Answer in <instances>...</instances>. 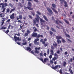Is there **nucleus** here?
Returning <instances> with one entry per match:
<instances>
[{"instance_id": "nucleus-1", "label": "nucleus", "mask_w": 74, "mask_h": 74, "mask_svg": "<svg viewBox=\"0 0 74 74\" xmlns=\"http://www.w3.org/2000/svg\"><path fill=\"white\" fill-rule=\"evenodd\" d=\"M36 17L35 18V20H34L33 21L34 24H33V26H34V25H35L36 24V22L37 23H39V19H40V21L41 22V25H43V23H42V22L43 23H44L45 22V21L43 20V19H42V18H40V16H39L37 14H36Z\"/></svg>"}, {"instance_id": "nucleus-2", "label": "nucleus", "mask_w": 74, "mask_h": 74, "mask_svg": "<svg viewBox=\"0 0 74 74\" xmlns=\"http://www.w3.org/2000/svg\"><path fill=\"white\" fill-rule=\"evenodd\" d=\"M56 38L57 39V41L58 44H59L60 43L61 44L62 43V42L60 40V39H62L63 38L62 36H56Z\"/></svg>"}, {"instance_id": "nucleus-3", "label": "nucleus", "mask_w": 74, "mask_h": 74, "mask_svg": "<svg viewBox=\"0 0 74 74\" xmlns=\"http://www.w3.org/2000/svg\"><path fill=\"white\" fill-rule=\"evenodd\" d=\"M61 4H63L64 3V6L65 7H68V5H67V2L65 1V0H60Z\"/></svg>"}, {"instance_id": "nucleus-4", "label": "nucleus", "mask_w": 74, "mask_h": 74, "mask_svg": "<svg viewBox=\"0 0 74 74\" xmlns=\"http://www.w3.org/2000/svg\"><path fill=\"white\" fill-rule=\"evenodd\" d=\"M14 39L15 41L16 42L17 41H21V39L19 38V37H17L16 36H14Z\"/></svg>"}, {"instance_id": "nucleus-5", "label": "nucleus", "mask_w": 74, "mask_h": 74, "mask_svg": "<svg viewBox=\"0 0 74 74\" xmlns=\"http://www.w3.org/2000/svg\"><path fill=\"white\" fill-rule=\"evenodd\" d=\"M3 4H4V3H1L0 4V5H2L1 6V8H2V9H3V10L2 11V12H5V6H4V5H3Z\"/></svg>"}, {"instance_id": "nucleus-6", "label": "nucleus", "mask_w": 74, "mask_h": 74, "mask_svg": "<svg viewBox=\"0 0 74 74\" xmlns=\"http://www.w3.org/2000/svg\"><path fill=\"white\" fill-rule=\"evenodd\" d=\"M57 47H58V45H57V43L56 42L55 43L53 44V46H51V48L52 49H54V48H57Z\"/></svg>"}, {"instance_id": "nucleus-7", "label": "nucleus", "mask_w": 74, "mask_h": 74, "mask_svg": "<svg viewBox=\"0 0 74 74\" xmlns=\"http://www.w3.org/2000/svg\"><path fill=\"white\" fill-rule=\"evenodd\" d=\"M59 68V69H60L61 68V67L60 66V65L59 66V65H57L55 66H52L51 67V68L53 69L54 70H56V69H57L58 68Z\"/></svg>"}, {"instance_id": "nucleus-8", "label": "nucleus", "mask_w": 74, "mask_h": 74, "mask_svg": "<svg viewBox=\"0 0 74 74\" xmlns=\"http://www.w3.org/2000/svg\"><path fill=\"white\" fill-rule=\"evenodd\" d=\"M35 50L34 51V53H37L38 54V53H39V51H38L37 50H40V47H36L35 49Z\"/></svg>"}, {"instance_id": "nucleus-9", "label": "nucleus", "mask_w": 74, "mask_h": 74, "mask_svg": "<svg viewBox=\"0 0 74 74\" xmlns=\"http://www.w3.org/2000/svg\"><path fill=\"white\" fill-rule=\"evenodd\" d=\"M50 52H51V55H50L49 56V58L50 59H51L52 58V55H53L54 54H53L54 52H53V50H51L50 51Z\"/></svg>"}, {"instance_id": "nucleus-10", "label": "nucleus", "mask_w": 74, "mask_h": 74, "mask_svg": "<svg viewBox=\"0 0 74 74\" xmlns=\"http://www.w3.org/2000/svg\"><path fill=\"white\" fill-rule=\"evenodd\" d=\"M47 9L51 14H53V12H52V10L51 9L49 8H47Z\"/></svg>"}, {"instance_id": "nucleus-11", "label": "nucleus", "mask_w": 74, "mask_h": 74, "mask_svg": "<svg viewBox=\"0 0 74 74\" xmlns=\"http://www.w3.org/2000/svg\"><path fill=\"white\" fill-rule=\"evenodd\" d=\"M37 36V33H33L32 34V37H36Z\"/></svg>"}, {"instance_id": "nucleus-12", "label": "nucleus", "mask_w": 74, "mask_h": 74, "mask_svg": "<svg viewBox=\"0 0 74 74\" xmlns=\"http://www.w3.org/2000/svg\"><path fill=\"white\" fill-rule=\"evenodd\" d=\"M51 5L53 7V8H51V9H52V8H54H54H56V5L55 4V3H52V4Z\"/></svg>"}, {"instance_id": "nucleus-13", "label": "nucleus", "mask_w": 74, "mask_h": 74, "mask_svg": "<svg viewBox=\"0 0 74 74\" xmlns=\"http://www.w3.org/2000/svg\"><path fill=\"white\" fill-rule=\"evenodd\" d=\"M27 5L28 7H30V8H31V7H32V3L30 2H28Z\"/></svg>"}, {"instance_id": "nucleus-14", "label": "nucleus", "mask_w": 74, "mask_h": 74, "mask_svg": "<svg viewBox=\"0 0 74 74\" xmlns=\"http://www.w3.org/2000/svg\"><path fill=\"white\" fill-rule=\"evenodd\" d=\"M26 50L27 51L30 52L32 51V49H31V48L30 47H27Z\"/></svg>"}, {"instance_id": "nucleus-15", "label": "nucleus", "mask_w": 74, "mask_h": 74, "mask_svg": "<svg viewBox=\"0 0 74 74\" xmlns=\"http://www.w3.org/2000/svg\"><path fill=\"white\" fill-rule=\"evenodd\" d=\"M43 18H44L45 20V21H46L47 22H48V19H47V17L45 16V15H43Z\"/></svg>"}, {"instance_id": "nucleus-16", "label": "nucleus", "mask_w": 74, "mask_h": 74, "mask_svg": "<svg viewBox=\"0 0 74 74\" xmlns=\"http://www.w3.org/2000/svg\"><path fill=\"white\" fill-rule=\"evenodd\" d=\"M48 61V59L47 58H46L44 59V61H43V63L45 64V62Z\"/></svg>"}, {"instance_id": "nucleus-17", "label": "nucleus", "mask_w": 74, "mask_h": 74, "mask_svg": "<svg viewBox=\"0 0 74 74\" xmlns=\"http://www.w3.org/2000/svg\"><path fill=\"white\" fill-rule=\"evenodd\" d=\"M25 8L26 9L27 8V9H28L29 10H33V8H31L30 7H25Z\"/></svg>"}, {"instance_id": "nucleus-18", "label": "nucleus", "mask_w": 74, "mask_h": 74, "mask_svg": "<svg viewBox=\"0 0 74 74\" xmlns=\"http://www.w3.org/2000/svg\"><path fill=\"white\" fill-rule=\"evenodd\" d=\"M37 38H40V37H43V36L42 35H40V34H39L36 36Z\"/></svg>"}, {"instance_id": "nucleus-19", "label": "nucleus", "mask_w": 74, "mask_h": 74, "mask_svg": "<svg viewBox=\"0 0 74 74\" xmlns=\"http://www.w3.org/2000/svg\"><path fill=\"white\" fill-rule=\"evenodd\" d=\"M18 6H20V7H23V5L21 3H18Z\"/></svg>"}, {"instance_id": "nucleus-20", "label": "nucleus", "mask_w": 74, "mask_h": 74, "mask_svg": "<svg viewBox=\"0 0 74 74\" xmlns=\"http://www.w3.org/2000/svg\"><path fill=\"white\" fill-rule=\"evenodd\" d=\"M8 17H6V19H3L2 20V22H4L5 21H7V20H8Z\"/></svg>"}, {"instance_id": "nucleus-21", "label": "nucleus", "mask_w": 74, "mask_h": 74, "mask_svg": "<svg viewBox=\"0 0 74 74\" xmlns=\"http://www.w3.org/2000/svg\"><path fill=\"white\" fill-rule=\"evenodd\" d=\"M52 9L53 11H54V12H55L56 14H58V11L56 10L54 8H52Z\"/></svg>"}, {"instance_id": "nucleus-22", "label": "nucleus", "mask_w": 74, "mask_h": 74, "mask_svg": "<svg viewBox=\"0 0 74 74\" xmlns=\"http://www.w3.org/2000/svg\"><path fill=\"white\" fill-rule=\"evenodd\" d=\"M34 44L35 45H39V42H38L37 41H34Z\"/></svg>"}, {"instance_id": "nucleus-23", "label": "nucleus", "mask_w": 74, "mask_h": 74, "mask_svg": "<svg viewBox=\"0 0 74 74\" xmlns=\"http://www.w3.org/2000/svg\"><path fill=\"white\" fill-rule=\"evenodd\" d=\"M64 21H65V22L66 23H67V24H68V25L69 24V22L67 20H66V19H64Z\"/></svg>"}, {"instance_id": "nucleus-24", "label": "nucleus", "mask_w": 74, "mask_h": 74, "mask_svg": "<svg viewBox=\"0 0 74 74\" xmlns=\"http://www.w3.org/2000/svg\"><path fill=\"white\" fill-rule=\"evenodd\" d=\"M51 30L52 31V32H56V30H55L53 28H52V27H51Z\"/></svg>"}, {"instance_id": "nucleus-25", "label": "nucleus", "mask_w": 74, "mask_h": 74, "mask_svg": "<svg viewBox=\"0 0 74 74\" xmlns=\"http://www.w3.org/2000/svg\"><path fill=\"white\" fill-rule=\"evenodd\" d=\"M69 71H70V73L71 74H73V71L72 70H71V68H69Z\"/></svg>"}, {"instance_id": "nucleus-26", "label": "nucleus", "mask_w": 74, "mask_h": 74, "mask_svg": "<svg viewBox=\"0 0 74 74\" xmlns=\"http://www.w3.org/2000/svg\"><path fill=\"white\" fill-rule=\"evenodd\" d=\"M65 35L67 37H69V38H70V35H69V34H66V32H65Z\"/></svg>"}, {"instance_id": "nucleus-27", "label": "nucleus", "mask_w": 74, "mask_h": 74, "mask_svg": "<svg viewBox=\"0 0 74 74\" xmlns=\"http://www.w3.org/2000/svg\"><path fill=\"white\" fill-rule=\"evenodd\" d=\"M56 59H57L58 58V55H57V54H56V53H55L54 54V57H56Z\"/></svg>"}, {"instance_id": "nucleus-28", "label": "nucleus", "mask_w": 74, "mask_h": 74, "mask_svg": "<svg viewBox=\"0 0 74 74\" xmlns=\"http://www.w3.org/2000/svg\"><path fill=\"white\" fill-rule=\"evenodd\" d=\"M40 42H42L43 44H45V42L44 41V40L43 39H41L40 40Z\"/></svg>"}, {"instance_id": "nucleus-29", "label": "nucleus", "mask_w": 74, "mask_h": 74, "mask_svg": "<svg viewBox=\"0 0 74 74\" xmlns=\"http://www.w3.org/2000/svg\"><path fill=\"white\" fill-rule=\"evenodd\" d=\"M19 18L20 20L22 19V15H19Z\"/></svg>"}, {"instance_id": "nucleus-30", "label": "nucleus", "mask_w": 74, "mask_h": 74, "mask_svg": "<svg viewBox=\"0 0 74 74\" xmlns=\"http://www.w3.org/2000/svg\"><path fill=\"white\" fill-rule=\"evenodd\" d=\"M15 8H14L13 9H12L10 11V13H11L12 11H15Z\"/></svg>"}, {"instance_id": "nucleus-31", "label": "nucleus", "mask_w": 74, "mask_h": 74, "mask_svg": "<svg viewBox=\"0 0 74 74\" xmlns=\"http://www.w3.org/2000/svg\"><path fill=\"white\" fill-rule=\"evenodd\" d=\"M10 17L11 19H14V18H15V17L12 15L10 16Z\"/></svg>"}, {"instance_id": "nucleus-32", "label": "nucleus", "mask_w": 74, "mask_h": 74, "mask_svg": "<svg viewBox=\"0 0 74 74\" xmlns=\"http://www.w3.org/2000/svg\"><path fill=\"white\" fill-rule=\"evenodd\" d=\"M47 53L48 55H49V49H47Z\"/></svg>"}, {"instance_id": "nucleus-33", "label": "nucleus", "mask_w": 74, "mask_h": 74, "mask_svg": "<svg viewBox=\"0 0 74 74\" xmlns=\"http://www.w3.org/2000/svg\"><path fill=\"white\" fill-rule=\"evenodd\" d=\"M56 23L57 24V25H59V20H56Z\"/></svg>"}, {"instance_id": "nucleus-34", "label": "nucleus", "mask_w": 74, "mask_h": 74, "mask_svg": "<svg viewBox=\"0 0 74 74\" xmlns=\"http://www.w3.org/2000/svg\"><path fill=\"white\" fill-rule=\"evenodd\" d=\"M4 32L6 34H7L8 32H9V30H7L6 31H5Z\"/></svg>"}, {"instance_id": "nucleus-35", "label": "nucleus", "mask_w": 74, "mask_h": 74, "mask_svg": "<svg viewBox=\"0 0 74 74\" xmlns=\"http://www.w3.org/2000/svg\"><path fill=\"white\" fill-rule=\"evenodd\" d=\"M56 57H54V58H52V60H54V61L56 60Z\"/></svg>"}, {"instance_id": "nucleus-36", "label": "nucleus", "mask_w": 74, "mask_h": 74, "mask_svg": "<svg viewBox=\"0 0 74 74\" xmlns=\"http://www.w3.org/2000/svg\"><path fill=\"white\" fill-rule=\"evenodd\" d=\"M36 12L37 13V14H38V15H41V13L40 12H39V11H36Z\"/></svg>"}, {"instance_id": "nucleus-37", "label": "nucleus", "mask_w": 74, "mask_h": 74, "mask_svg": "<svg viewBox=\"0 0 74 74\" xmlns=\"http://www.w3.org/2000/svg\"><path fill=\"white\" fill-rule=\"evenodd\" d=\"M66 62H64L63 64V66L64 67L66 65Z\"/></svg>"}, {"instance_id": "nucleus-38", "label": "nucleus", "mask_w": 74, "mask_h": 74, "mask_svg": "<svg viewBox=\"0 0 74 74\" xmlns=\"http://www.w3.org/2000/svg\"><path fill=\"white\" fill-rule=\"evenodd\" d=\"M32 15H33V16H34L35 15V12L34 11L33 12H31Z\"/></svg>"}, {"instance_id": "nucleus-39", "label": "nucleus", "mask_w": 74, "mask_h": 74, "mask_svg": "<svg viewBox=\"0 0 74 74\" xmlns=\"http://www.w3.org/2000/svg\"><path fill=\"white\" fill-rule=\"evenodd\" d=\"M22 2L21 3H22L23 4H25V0H21Z\"/></svg>"}, {"instance_id": "nucleus-40", "label": "nucleus", "mask_w": 74, "mask_h": 74, "mask_svg": "<svg viewBox=\"0 0 74 74\" xmlns=\"http://www.w3.org/2000/svg\"><path fill=\"white\" fill-rule=\"evenodd\" d=\"M49 33L50 34H51V36H52V34H53V33L52 32V31H50L49 32Z\"/></svg>"}, {"instance_id": "nucleus-41", "label": "nucleus", "mask_w": 74, "mask_h": 74, "mask_svg": "<svg viewBox=\"0 0 74 74\" xmlns=\"http://www.w3.org/2000/svg\"><path fill=\"white\" fill-rule=\"evenodd\" d=\"M28 34H29L28 33H25V37H26V36H28Z\"/></svg>"}, {"instance_id": "nucleus-42", "label": "nucleus", "mask_w": 74, "mask_h": 74, "mask_svg": "<svg viewBox=\"0 0 74 74\" xmlns=\"http://www.w3.org/2000/svg\"><path fill=\"white\" fill-rule=\"evenodd\" d=\"M39 59L40 60H41V61H42L43 63H44V60H43L42 58H39Z\"/></svg>"}, {"instance_id": "nucleus-43", "label": "nucleus", "mask_w": 74, "mask_h": 74, "mask_svg": "<svg viewBox=\"0 0 74 74\" xmlns=\"http://www.w3.org/2000/svg\"><path fill=\"white\" fill-rule=\"evenodd\" d=\"M4 5L5 7H7V6H8V4H7V3H4Z\"/></svg>"}, {"instance_id": "nucleus-44", "label": "nucleus", "mask_w": 74, "mask_h": 74, "mask_svg": "<svg viewBox=\"0 0 74 74\" xmlns=\"http://www.w3.org/2000/svg\"><path fill=\"white\" fill-rule=\"evenodd\" d=\"M43 44H44V46L45 47H47V46H48V44L47 43L45 44V43Z\"/></svg>"}, {"instance_id": "nucleus-45", "label": "nucleus", "mask_w": 74, "mask_h": 74, "mask_svg": "<svg viewBox=\"0 0 74 74\" xmlns=\"http://www.w3.org/2000/svg\"><path fill=\"white\" fill-rule=\"evenodd\" d=\"M10 21H11V19H8L7 21L6 22H8V23H10Z\"/></svg>"}, {"instance_id": "nucleus-46", "label": "nucleus", "mask_w": 74, "mask_h": 74, "mask_svg": "<svg viewBox=\"0 0 74 74\" xmlns=\"http://www.w3.org/2000/svg\"><path fill=\"white\" fill-rule=\"evenodd\" d=\"M42 54H43L42 53H40V56H43V55Z\"/></svg>"}, {"instance_id": "nucleus-47", "label": "nucleus", "mask_w": 74, "mask_h": 74, "mask_svg": "<svg viewBox=\"0 0 74 74\" xmlns=\"http://www.w3.org/2000/svg\"><path fill=\"white\" fill-rule=\"evenodd\" d=\"M27 33H28V34H29V33H30V31L29 30H27Z\"/></svg>"}, {"instance_id": "nucleus-48", "label": "nucleus", "mask_w": 74, "mask_h": 74, "mask_svg": "<svg viewBox=\"0 0 74 74\" xmlns=\"http://www.w3.org/2000/svg\"><path fill=\"white\" fill-rule=\"evenodd\" d=\"M9 5L10 6V7H13V5H12L11 3H9Z\"/></svg>"}, {"instance_id": "nucleus-49", "label": "nucleus", "mask_w": 74, "mask_h": 74, "mask_svg": "<svg viewBox=\"0 0 74 74\" xmlns=\"http://www.w3.org/2000/svg\"><path fill=\"white\" fill-rule=\"evenodd\" d=\"M6 12H10V9L9 8L7 9Z\"/></svg>"}, {"instance_id": "nucleus-50", "label": "nucleus", "mask_w": 74, "mask_h": 74, "mask_svg": "<svg viewBox=\"0 0 74 74\" xmlns=\"http://www.w3.org/2000/svg\"><path fill=\"white\" fill-rule=\"evenodd\" d=\"M27 44V43H26V42H23L22 43V44L23 45H26Z\"/></svg>"}, {"instance_id": "nucleus-51", "label": "nucleus", "mask_w": 74, "mask_h": 74, "mask_svg": "<svg viewBox=\"0 0 74 74\" xmlns=\"http://www.w3.org/2000/svg\"><path fill=\"white\" fill-rule=\"evenodd\" d=\"M59 73L60 74H62V70L61 69H60V70Z\"/></svg>"}, {"instance_id": "nucleus-52", "label": "nucleus", "mask_w": 74, "mask_h": 74, "mask_svg": "<svg viewBox=\"0 0 74 74\" xmlns=\"http://www.w3.org/2000/svg\"><path fill=\"white\" fill-rule=\"evenodd\" d=\"M62 42H63V43L64 42H66V41H65V40H64V39H62Z\"/></svg>"}, {"instance_id": "nucleus-53", "label": "nucleus", "mask_w": 74, "mask_h": 74, "mask_svg": "<svg viewBox=\"0 0 74 74\" xmlns=\"http://www.w3.org/2000/svg\"><path fill=\"white\" fill-rule=\"evenodd\" d=\"M0 17H1V18H2V17H4V16H3L2 13L0 14Z\"/></svg>"}, {"instance_id": "nucleus-54", "label": "nucleus", "mask_w": 74, "mask_h": 74, "mask_svg": "<svg viewBox=\"0 0 74 74\" xmlns=\"http://www.w3.org/2000/svg\"><path fill=\"white\" fill-rule=\"evenodd\" d=\"M60 50H58V51L57 52V53H58V54H59V53H60Z\"/></svg>"}, {"instance_id": "nucleus-55", "label": "nucleus", "mask_w": 74, "mask_h": 74, "mask_svg": "<svg viewBox=\"0 0 74 74\" xmlns=\"http://www.w3.org/2000/svg\"><path fill=\"white\" fill-rule=\"evenodd\" d=\"M43 55L45 56H47V53H44L43 54Z\"/></svg>"}, {"instance_id": "nucleus-56", "label": "nucleus", "mask_w": 74, "mask_h": 74, "mask_svg": "<svg viewBox=\"0 0 74 74\" xmlns=\"http://www.w3.org/2000/svg\"><path fill=\"white\" fill-rule=\"evenodd\" d=\"M29 18H30L31 19H32V18H33L32 16H31L30 15H29Z\"/></svg>"}, {"instance_id": "nucleus-57", "label": "nucleus", "mask_w": 74, "mask_h": 74, "mask_svg": "<svg viewBox=\"0 0 74 74\" xmlns=\"http://www.w3.org/2000/svg\"><path fill=\"white\" fill-rule=\"evenodd\" d=\"M67 40H68V41H69V42H72V41H71V40L69 39H67Z\"/></svg>"}, {"instance_id": "nucleus-58", "label": "nucleus", "mask_w": 74, "mask_h": 74, "mask_svg": "<svg viewBox=\"0 0 74 74\" xmlns=\"http://www.w3.org/2000/svg\"><path fill=\"white\" fill-rule=\"evenodd\" d=\"M50 63H51V64H53V61L52 60L50 61Z\"/></svg>"}, {"instance_id": "nucleus-59", "label": "nucleus", "mask_w": 74, "mask_h": 74, "mask_svg": "<svg viewBox=\"0 0 74 74\" xmlns=\"http://www.w3.org/2000/svg\"><path fill=\"white\" fill-rule=\"evenodd\" d=\"M34 41H39V39L37 38L36 39H35Z\"/></svg>"}, {"instance_id": "nucleus-60", "label": "nucleus", "mask_w": 74, "mask_h": 74, "mask_svg": "<svg viewBox=\"0 0 74 74\" xmlns=\"http://www.w3.org/2000/svg\"><path fill=\"white\" fill-rule=\"evenodd\" d=\"M60 50L61 52H63V49H62V48H60Z\"/></svg>"}, {"instance_id": "nucleus-61", "label": "nucleus", "mask_w": 74, "mask_h": 74, "mask_svg": "<svg viewBox=\"0 0 74 74\" xmlns=\"http://www.w3.org/2000/svg\"><path fill=\"white\" fill-rule=\"evenodd\" d=\"M68 54V53H67V51L65 52L64 53V54L65 55H67Z\"/></svg>"}, {"instance_id": "nucleus-62", "label": "nucleus", "mask_w": 74, "mask_h": 74, "mask_svg": "<svg viewBox=\"0 0 74 74\" xmlns=\"http://www.w3.org/2000/svg\"><path fill=\"white\" fill-rule=\"evenodd\" d=\"M16 43L18 45H21V43L20 42H17Z\"/></svg>"}, {"instance_id": "nucleus-63", "label": "nucleus", "mask_w": 74, "mask_h": 74, "mask_svg": "<svg viewBox=\"0 0 74 74\" xmlns=\"http://www.w3.org/2000/svg\"><path fill=\"white\" fill-rule=\"evenodd\" d=\"M10 27H11V25H9L8 26V28L9 29H10Z\"/></svg>"}, {"instance_id": "nucleus-64", "label": "nucleus", "mask_w": 74, "mask_h": 74, "mask_svg": "<svg viewBox=\"0 0 74 74\" xmlns=\"http://www.w3.org/2000/svg\"><path fill=\"white\" fill-rule=\"evenodd\" d=\"M70 61H71V63L73 62V58H71L70 59Z\"/></svg>"}]
</instances>
